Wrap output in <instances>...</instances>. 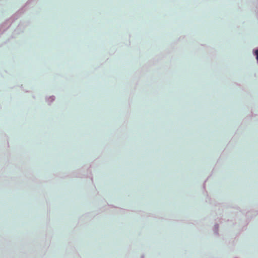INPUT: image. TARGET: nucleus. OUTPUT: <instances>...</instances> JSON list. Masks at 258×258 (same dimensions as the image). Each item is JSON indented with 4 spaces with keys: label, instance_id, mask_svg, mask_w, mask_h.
I'll return each mask as SVG.
<instances>
[{
    "label": "nucleus",
    "instance_id": "obj_1",
    "mask_svg": "<svg viewBox=\"0 0 258 258\" xmlns=\"http://www.w3.org/2000/svg\"><path fill=\"white\" fill-rule=\"evenodd\" d=\"M255 54L256 55V59L258 60V50L255 51Z\"/></svg>",
    "mask_w": 258,
    "mask_h": 258
}]
</instances>
